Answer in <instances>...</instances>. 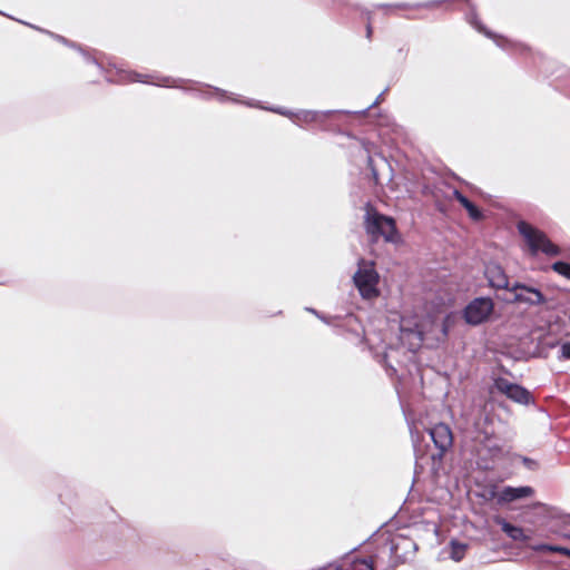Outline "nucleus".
<instances>
[{"label":"nucleus","mask_w":570,"mask_h":570,"mask_svg":"<svg viewBox=\"0 0 570 570\" xmlns=\"http://www.w3.org/2000/svg\"><path fill=\"white\" fill-rule=\"evenodd\" d=\"M518 232L524 238L531 256L542 253L547 256H558L560 248L553 244L547 234L527 222L518 223Z\"/></svg>","instance_id":"obj_1"},{"label":"nucleus","mask_w":570,"mask_h":570,"mask_svg":"<svg viewBox=\"0 0 570 570\" xmlns=\"http://www.w3.org/2000/svg\"><path fill=\"white\" fill-rule=\"evenodd\" d=\"M364 225L366 233L372 236L373 240L383 237L385 242L394 243L397 239L395 220L372 207L366 212Z\"/></svg>","instance_id":"obj_2"},{"label":"nucleus","mask_w":570,"mask_h":570,"mask_svg":"<svg viewBox=\"0 0 570 570\" xmlns=\"http://www.w3.org/2000/svg\"><path fill=\"white\" fill-rule=\"evenodd\" d=\"M353 281L363 298L371 299L379 296V274L374 263L360 259L358 269L354 274Z\"/></svg>","instance_id":"obj_3"},{"label":"nucleus","mask_w":570,"mask_h":570,"mask_svg":"<svg viewBox=\"0 0 570 570\" xmlns=\"http://www.w3.org/2000/svg\"><path fill=\"white\" fill-rule=\"evenodd\" d=\"M494 311V302L490 297H476L463 309V318L469 325H480L489 321Z\"/></svg>","instance_id":"obj_4"},{"label":"nucleus","mask_w":570,"mask_h":570,"mask_svg":"<svg viewBox=\"0 0 570 570\" xmlns=\"http://www.w3.org/2000/svg\"><path fill=\"white\" fill-rule=\"evenodd\" d=\"M429 434L439 450V453L433 455V459L442 460L444 454L452 448L453 445V433L450 426L445 423H438L431 429H429Z\"/></svg>","instance_id":"obj_5"},{"label":"nucleus","mask_w":570,"mask_h":570,"mask_svg":"<svg viewBox=\"0 0 570 570\" xmlns=\"http://www.w3.org/2000/svg\"><path fill=\"white\" fill-rule=\"evenodd\" d=\"M494 387L510 400L520 404H530L533 402V397L530 392L523 386L512 383L504 377H498L494 380Z\"/></svg>","instance_id":"obj_6"},{"label":"nucleus","mask_w":570,"mask_h":570,"mask_svg":"<svg viewBox=\"0 0 570 570\" xmlns=\"http://www.w3.org/2000/svg\"><path fill=\"white\" fill-rule=\"evenodd\" d=\"M510 292L514 293V302L517 303H525L529 305L538 306L543 305L547 302L541 291L519 282L511 286Z\"/></svg>","instance_id":"obj_7"},{"label":"nucleus","mask_w":570,"mask_h":570,"mask_svg":"<svg viewBox=\"0 0 570 570\" xmlns=\"http://www.w3.org/2000/svg\"><path fill=\"white\" fill-rule=\"evenodd\" d=\"M534 494V489L529 485L524 487H504L498 494V505H504L521 499L531 498Z\"/></svg>","instance_id":"obj_8"},{"label":"nucleus","mask_w":570,"mask_h":570,"mask_svg":"<svg viewBox=\"0 0 570 570\" xmlns=\"http://www.w3.org/2000/svg\"><path fill=\"white\" fill-rule=\"evenodd\" d=\"M485 276L491 287L510 291L511 286H509V277L500 265H488L485 268Z\"/></svg>","instance_id":"obj_9"},{"label":"nucleus","mask_w":570,"mask_h":570,"mask_svg":"<svg viewBox=\"0 0 570 570\" xmlns=\"http://www.w3.org/2000/svg\"><path fill=\"white\" fill-rule=\"evenodd\" d=\"M494 522L500 525L501 530L513 541L525 542L529 540V537L521 527L508 522L504 518L498 515L494 518Z\"/></svg>","instance_id":"obj_10"},{"label":"nucleus","mask_w":570,"mask_h":570,"mask_svg":"<svg viewBox=\"0 0 570 570\" xmlns=\"http://www.w3.org/2000/svg\"><path fill=\"white\" fill-rule=\"evenodd\" d=\"M453 198L460 203V205L468 212L469 217L472 220L479 222L483 218V214L481 209L472 203L466 196H464L460 190H453Z\"/></svg>","instance_id":"obj_11"},{"label":"nucleus","mask_w":570,"mask_h":570,"mask_svg":"<svg viewBox=\"0 0 570 570\" xmlns=\"http://www.w3.org/2000/svg\"><path fill=\"white\" fill-rule=\"evenodd\" d=\"M327 115L315 110H301L293 114V120L298 125L320 124L326 119Z\"/></svg>","instance_id":"obj_12"},{"label":"nucleus","mask_w":570,"mask_h":570,"mask_svg":"<svg viewBox=\"0 0 570 570\" xmlns=\"http://www.w3.org/2000/svg\"><path fill=\"white\" fill-rule=\"evenodd\" d=\"M376 566L377 557H370L368 559L356 558L353 561V567L355 570H375Z\"/></svg>","instance_id":"obj_13"},{"label":"nucleus","mask_w":570,"mask_h":570,"mask_svg":"<svg viewBox=\"0 0 570 570\" xmlns=\"http://www.w3.org/2000/svg\"><path fill=\"white\" fill-rule=\"evenodd\" d=\"M552 269L566 277L567 279H570V264L566 262H556L552 264Z\"/></svg>","instance_id":"obj_14"},{"label":"nucleus","mask_w":570,"mask_h":570,"mask_svg":"<svg viewBox=\"0 0 570 570\" xmlns=\"http://www.w3.org/2000/svg\"><path fill=\"white\" fill-rule=\"evenodd\" d=\"M402 8L403 7L401 4L382 3L376 7V10L385 16H392L396 14V11L401 10Z\"/></svg>","instance_id":"obj_15"},{"label":"nucleus","mask_w":570,"mask_h":570,"mask_svg":"<svg viewBox=\"0 0 570 570\" xmlns=\"http://www.w3.org/2000/svg\"><path fill=\"white\" fill-rule=\"evenodd\" d=\"M542 550L556 552L570 558V549L560 546H542Z\"/></svg>","instance_id":"obj_16"},{"label":"nucleus","mask_w":570,"mask_h":570,"mask_svg":"<svg viewBox=\"0 0 570 570\" xmlns=\"http://www.w3.org/2000/svg\"><path fill=\"white\" fill-rule=\"evenodd\" d=\"M498 494H499V492L497 491V488L494 485H492L485 490L484 498L488 500L495 499L498 501Z\"/></svg>","instance_id":"obj_17"},{"label":"nucleus","mask_w":570,"mask_h":570,"mask_svg":"<svg viewBox=\"0 0 570 570\" xmlns=\"http://www.w3.org/2000/svg\"><path fill=\"white\" fill-rule=\"evenodd\" d=\"M561 356L563 358H570V342H566L561 345Z\"/></svg>","instance_id":"obj_18"},{"label":"nucleus","mask_w":570,"mask_h":570,"mask_svg":"<svg viewBox=\"0 0 570 570\" xmlns=\"http://www.w3.org/2000/svg\"><path fill=\"white\" fill-rule=\"evenodd\" d=\"M372 32H373V29H372V19L371 17L367 18V24H366V37L367 39H371L372 37Z\"/></svg>","instance_id":"obj_19"},{"label":"nucleus","mask_w":570,"mask_h":570,"mask_svg":"<svg viewBox=\"0 0 570 570\" xmlns=\"http://www.w3.org/2000/svg\"><path fill=\"white\" fill-rule=\"evenodd\" d=\"M492 456L500 455L502 453V448L499 445L491 446Z\"/></svg>","instance_id":"obj_20"},{"label":"nucleus","mask_w":570,"mask_h":570,"mask_svg":"<svg viewBox=\"0 0 570 570\" xmlns=\"http://www.w3.org/2000/svg\"><path fill=\"white\" fill-rule=\"evenodd\" d=\"M523 462H524V464H527V465H530V464L534 463V462H533V460H531V459H529V458H523Z\"/></svg>","instance_id":"obj_21"}]
</instances>
